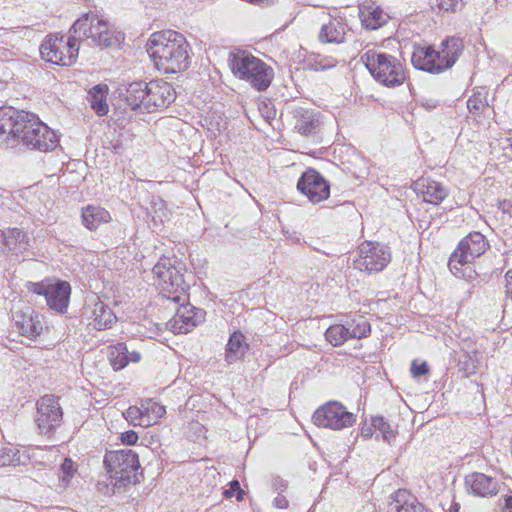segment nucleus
Here are the masks:
<instances>
[{
  "label": "nucleus",
  "instance_id": "obj_10",
  "mask_svg": "<svg viewBox=\"0 0 512 512\" xmlns=\"http://www.w3.org/2000/svg\"><path fill=\"white\" fill-rule=\"evenodd\" d=\"M312 420L318 427L340 430L351 427L356 421V416L347 411L340 402L331 401L319 407L314 412Z\"/></svg>",
  "mask_w": 512,
  "mask_h": 512
},
{
  "label": "nucleus",
  "instance_id": "obj_48",
  "mask_svg": "<svg viewBox=\"0 0 512 512\" xmlns=\"http://www.w3.org/2000/svg\"><path fill=\"white\" fill-rule=\"evenodd\" d=\"M272 485L276 491H284L287 488V483L280 477L273 478Z\"/></svg>",
  "mask_w": 512,
  "mask_h": 512
},
{
  "label": "nucleus",
  "instance_id": "obj_41",
  "mask_svg": "<svg viewBox=\"0 0 512 512\" xmlns=\"http://www.w3.org/2000/svg\"><path fill=\"white\" fill-rule=\"evenodd\" d=\"M145 413L146 415H149V413L154 414V418L156 420L165 414V408L156 402H150L145 408Z\"/></svg>",
  "mask_w": 512,
  "mask_h": 512
},
{
  "label": "nucleus",
  "instance_id": "obj_13",
  "mask_svg": "<svg viewBox=\"0 0 512 512\" xmlns=\"http://www.w3.org/2000/svg\"><path fill=\"white\" fill-rule=\"evenodd\" d=\"M63 418L59 398L54 395H44L37 401V425L40 433L50 435L57 429Z\"/></svg>",
  "mask_w": 512,
  "mask_h": 512
},
{
  "label": "nucleus",
  "instance_id": "obj_14",
  "mask_svg": "<svg viewBox=\"0 0 512 512\" xmlns=\"http://www.w3.org/2000/svg\"><path fill=\"white\" fill-rule=\"evenodd\" d=\"M297 189L312 203L326 200L330 195V184L315 169L309 168L297 182Z\"/></svg>",
  "mask_w": 512,
  "mask_h": 512
},
{
  "label": "nucleus",
  "instance_id": "obj_52",
  "mask_svg": "<svg viewBox=\"0 0 512 512\" xmlns=\"http://www.w3.org/2000/svg\"><path fill=\"white\" fill-rule=\"evenodd\" d=\"M7 230H0V256H5Z\"/></svg>",
  "mask_w": 512,
  "mask_h": 512
},
{
  "label": "nucleus",
  "instance_id": "obj_34",
  "mask_svg": "<svg viewBox=\"0 0 512 512\" xmlns=\"http://www.w3.org/2000/svg\"><path fill=\"white\" fill-rule=\"evenodd\" d=\"M76 472L77 468L74 462L70 458H65L59 469L58 488L60 490L67 489Z\"/></svg>",
  "mask_w": 512,
  "mask_h": 512
},
{
  "label": "nucleus",
  "instance_id": "obj_21",
  "mask_svg": "<svg viewBox=\"0 0 512 512\" xmlns=\"http://www.w3.org/2000/svg\"><path fill=\"white\" fill-rule=\"evenodd\" d=\"M436 58L439 55L432 46H419L414 49L411 62L416 69L438 74L444 70L442 65L437 64Z\"/></svg>",
  "mask_w": 512,
  "mask_h": 512
},
{
  "label": "nucleus",
  "instance_id": "obj_29",
  "mask_svg": "<svg viewBox=\"0 0 512 512\" xmlns=\"http://www.w3.org/2000/svg\"><path fill=\"white\" fill-rule=\"evenodd\" d=\"M5 244V256L10 253L17 254L26 249L28 237L26 233L18 228L7 229Z\"/></svg>",
  "mask_w": 512,
  "mask_h": 512
},
{
  "label": "nucleus",
  "instance_id": "obj_12",
  "mask_svg": "<svg viewBox=\"0 0 512 512\" xmlns=\"http://www.w3.org/2000/svg\"><path fill=\"white\" fill-rule=\"evenodd\" d=\"M28 289L37 294L45 297L47 305L60 313L67 310L71 287L66 281H57L51 283L48 281L30 283Z\"/></svg>",
  "mask_w": 512,
  "mask_h": 512
},
{
  "label": "nucleus",
  "instance_id": "obj_32",
  "mask_svg": "<svg viewBox=\"0 0 512 512\" xmlns=\"http://www.w3.org/2000/svg\"><path fill=\"white\" fill-rule=\"evenodd\" d=\"M441 46H444L447 52H449V60H446L445 62H441L440 65H442L443 70H447L451 68L454 63L459 58L462 50H463V44L461 39L457 37H450L442 41Z\"/></svg>",
  "mask_w": 512,
  "mask_h": 512
},
{
  "label": "nucleus",
  "instance_id": "obj_19",
  "mask_svg": "<svg viewBox=\"0 0 512 512\" xmlns=\"http://www.w3.org/2000/svg\"><path fill=\"white\" fill-rule=\"evenodd\" d=\"M12 317L21 334L26 337H36L43 330L40 314L29 306L25 310L14 311Z\"/></svg>",
  "mask_w": 512,
  "mask_h": 512
},
{
  "label": "nucleus",
  "instance_id": "obj_46",
  "mask_svg": "<svg viewBox=\"0 0 512 512\" xmlns=\"http://www.w3.org/2000/svg\"><path fill=\"white\" fill-rule=\"evenodd\" d=\"M506 280V296L512 301V270H509L505 274Z\"/></svg>",
  "mask_w": 512,
  "mask_h": 512
},
{
  "label": "nucleus",
  "instance_id": "obj_11",
  "mask_svg": "<svg viewBox=\"0 0 512 512\" xmlns=\"http://www.w3.org/2000/svg\"><path fill=\"white\" fill-rule=\"evenodd\" d=\"M391 256L388 248L379 243H363L359 246L358 256L353 265L360 271L367 273L379 272L390 262Z\"/></svg>",
  "mask_w": 512,
  "mask_h": 512
},
{
  "label": "nucleus",
  "instance_id": "obj_18",
  "mask_svg": "<svg viewBox=\"0 0 512 512\" xmlns=\"http://www.w3.org/2000/svg\"><path fill=\"white\" fill-rule=\"evenodd\" d=\"M295 129L303 136H316L323 128L321 114L313 109L300 108L294 113Z\"/></svg>",
  "mask_w": 512,
  "mask_h": 512
},
{
  "label": "nucleus",
  "instance_id": "obj_37",
  "mask_svg": "<svg viewBox=\"0 0 512 512\" xmlns=\"http://www.w3.org/2000/svg\"><path fill=\"white\" fill-rule=\"evenodd\" d=\"M372 426L378 430L385 441L390 442L395 438V433L390 425L381 416L372 418Z\"/></svg>",
  "mask_w": 512,
  "mask_h": 512
},
{
  "label": "nucleus",
  "instance_id": "obj_49",
  "mask_svg": "<svg viewBox=\"0 0 512 512\" xmlns=\"http://www.w3.org/2000/svg\"><path fill=\"white\" fill-rule=\"evenodd\" d=\"M288 500L286 499L285 496L283 495H278L275 499H274V505L275 507L279 508V509H285L288 507Z\"/></svg>",
  "mask_w": 512,
  "mask_h": 512
},
{
  "label": "nucleus",
  "instance_id": "obj_31",
  "mask_svg": "<svg viewBox=\"0 0 512 512\" xmlns=\"http://www.w3.org/2000/svg\"><path fill=\"white\" fill-rule=\"evenodd\" d=\"M362 24L368 29H378L387 22V14L380 8L361 9L360 10Z\"/></svg>",
  "mask_w": 512,
  "mask_h": 512
},
{
  "label": "nucleus",
  "instance_id": "obj_17",
  "mask_svg": "<svg viewBox=\"0 0 512 512\" xmlns=\"http://www.w3.org/2000/svg\"><path fill=\"white\" fill-rule=\"evenodd\" d=\"M465 486L469 493L478 497L494 496L499 490V482L495 478L479 472L468 474Z\"/></svg>",
  "mask_w": 512,
  "mask_h": 512
},
{
  "label": "nucleus",
  "instance_id": "obj_54",
  "mask_svg": "<svg viewBox=\"0 0 512 512\" xmlns=\"http://www.w3.org/2000/svg\"><path fill=\"white\" fill-rule=\"evenodd\" d=\"M362 435L364 437H369L370 435H372L371 428H363L362 429Z\"/></svg>",
  "mask_w": 512,
  "mask_h": 512
},
{
  "label": "nucleus",
  "instance_id": "obj_40",
  "mask_svg": "<svg viewBox=\"0 0 512 512\" xmlns=\"http://www.w3.org/2000/svg\"><path fill=\"white\" fill-rule=\"evenodd\" d=\"M236 494L237 500L241 501L243 499L244 491L241 489L240 484L237 480H233L229 483V489L224 491V496L226 498H231Z\"/></svg>",
  "mask_w": 512,
  "mask_h": 512
},
{
  "label": "nucleus",
  "instance_id": "obj_30",
  "mask_svg": "<svg viewBox=\"0 0 512 512\" xmlns=\"http://www.w3.org/2000/svg\"><path fill=\"white\" fill-rule=\"evenodd\" d=\"M94 327L98 330H103L112 325L116 316L112 310L102 301L98 300L94 304L93 309Z\"/></svg>",
  "mask_w": 512,
  "mask_h": 512
},
{
  "label": "nucleus",
  "instance_id": "obj_2",
  "mask_svg": "<svg viewBox=\"0 0 512 512\" xmlns=\"http://www.w3.org/2000/svg\"><path fill=\"white\" fill-rule=\"evenodd\" d=\"M146 50L155 67L166 74L183 72L191 63L186 38L174 30L153 33L147 41Z\"/></svg>",
  "mask_w": 512,
  "mask_h": 512
},
{
  "label": "nucleus",
  "instance_id": "obj_50",
  "mask_svg": "<svg viewBox=\"0 0 512 512\" xmlns=\"http://www.w3.org/2000/svg\"><path fill=\"white\" fill-rule=\"evenodd\" d=\"M436 53L439 55V58H436L437 64H441V62L449 60V52H447L444 46H441V49L436 51Z\"/></svg>",
  "mask_w": 512,
  "mask_h": 512
},
{
  "label": "nucleus",
  "instance_id": "obj_39",
  "mask_svg": "<svg viewBox=\"0 0 512 512\" xmlns=\"http://www.w3.org/2000/svg\"><path fill=\"white\" fill-rule=\"evenodd\" d=\"M487 106L486 99L480 97V95H473L467 101V107L470 112L477 113L483 110Z\"/></svg>",
  "mask_w": 512,
  "mask_h": 512
},
{
  "label": "nucleus",
  "instance_id": "obj_16",
  "mask_svg": "<svg viewBox=\"0 0 512 512\" xmlns=\"http://www.w3.org/2000/svg\"><path fill=\"white\" fill-rule=\"evenodd\" d=\"M413 189L423 201L433 205H439L448 195L446 187L429 177L416 180L413 183Z\"/></svg>",
  "mask_w": 512,
  "mask_h": 512
},
{
  "label": "nucleus",
  "instance_id": "obj_35",
  "mask_svg": "<svg viewBox=\"0 0 512 512\" xmlns=\"http://www.w3.org/2000/svg\"><path fill=\"white\" fill-rule=\"evenodd\" d=\"M124 418L134 426L148 427L151 425L150 416L142 408L130 406L124 413Z\"/></svg>",
  "mask_w": 512,
  "mask_h": 512
},
{
  "label": "nucleus",
  "instance_id": "obj_15",
  "mask_svg": "<svg viewBox=\"0 0 512 512\" xmlns=\"http://www.w3.org/2000/svg\"><path fill=\"white\" fill-rule=\"evenodd\" d=\"M176 98L173 86L163 80L148 82L146 111L152 113L161 108L168 107Z\"/></svg>",
  "mask_w": 512,
  "mask_h": 512
},
{
  "label": "nucleus",
  "instance_id": "obj_24",
  "mask_svg": "<svg viewBox=\"0 0 512 512\" xmlns=\"http://www.w3.org/2000/svg\"><path fill=\"white\" fill-rule=\"evenodd\" d=\"M347 30L343 18H332L328 23L322 25L319 40L322 43L341 44L345 41Z\"/></svg>",
  "mask_w": 512,
  "mask_h": 512
},
{
  "label": "nucleus",
  "instance_id": "obj_43",
  "mask_svg": "<svg viewBox=\"0 0 512 512\" xmlns=\"http://www.w3.org/2000/svg\"><path fill=\"white\" fill-rule=\"evenodd\" d=\"M316 70H326L332 67H335L337 65V60L330 57V58H323L316 62Z\"/></svg>",
  "mask_w": 512,
  "mask_h": 512
},
{
  "label": "nucleus",
  "instance_id": "obj_22",
  "mask_svg": "<svg viewBox=\"0 0 512 512\" xmlns=\"http://www.w3.org/2000/svg\"><path fill=\"white\" fill-rule=\"evenodd\" d=\"M391 499L388 512H427L424 506L405 489L397 490Z\"/></svg>",
  "mask_w": 512,
  "mask_h": 512
},
{
  "label": "nucleus",
  "instance_id": "obj_45",
  "mask_svg": "<svg viewBox=\"0 0 512 512\" xmlns=\"http://www.w3.org/2000/svg\"><path fill=\"white\" fill-rule=\"evenodd\" d=\"M459 0H439V8L443 11H456Z\"/></svg>",
  "mask_w": 512,
  "mask_h": 512
},
{
  "label": "nucleus",
  "instance_id": "obj_47",
  "mask_svg": "<svg viewBox=\"0 0 512 512\" xmlns=\"http://www.w3.org/2000/svg\"><path fill=\"white\" fill-rule=\"evenodd\" d=\"M259 110L263 113V116L266 120L273 119L275 116V111L266 103H262V106L259 107Z\"/></svg>",
  "mask_w": 512,
  "mask_h": 512
},
{
  "label": "nucleus",
  "instance_id": "obj_44",
  "mask_svg": "<svg viewBox=\"0 0 512 512\" xmlns=\"http://www.w3.org/2000/svg\"><path fill=\"white\" fill-rule=\"evenodd\" d=\"M121 441L127 445H134L138 441V434L129 430L121 434Z\"/></svg>",
  "mask_w": 512,
  "mask_h": 512
},
{
  "label": "nucleus",
  "instance_id": "obj_55",
  "mask_svg": "<svg viewBox=\"0 0 512 512\" xmlns=\"http://www.w3.org/2000/svg\"><path fill=\"white\" fill-rule=\"evenodd\" d=\"M450 512H458V508H457V507H455V510H452V509H451V510H450Z\"/></svg>",
  "mask_w": 512,
  "mask_h": 512
},
{
  "label": "nucleus",
  "instance_id": "obj_6",
  "mask_svg": "<svg viewBox=\"0 0 512 512\" xmlns=\"http://www.w3.org/2000/svg\"><path fill=\"white\" fill-rule=\"evenodd\" d=\"M72 35L91 39L100 48H109L120 43L121 33L113 29L107 21L95 12H88L78 18L70 28Z\"/></svg>",
  "mask_w": 512,
  "mask_h": 512
},
{
  "label": "nucleus",
  "instance_id": "obj_23",
  "mask_svg": "<svg viewBox=\"0 0 512 512\" xmlns=\"http://www.w3.org/2000/svg\"><path fill=\"white\" fill-rule=\"evenodd\" d=\"M141 355L137 351H129L125 343L119 342L109 348V361L115 371L125 368L129 362L137 363Z\"/></svg>",
  "mask_w": 512,
  "mask_h": 512
},
{
  "label": "nucleus",
  "instance_id": "obj_38",
  "mask_svg": "<svg viewBox=\"0 0 512 512\" xmlns=\"http://www.w3.org/2000/svg\"><path fill=\"white\" fill-rule=\"evenodd\" d=\"M19 450L13 448H4L0 454V465L8 466L19 463Z\"/></svg>",
  "mask_w": 512,
  "mask_h": 512
},
{
  "label": "nucleus",
  "instance_id": "obj_25",
  "mask_svg": "<svg viewBox=\"0 0 512 512\" xmlns=\"http://www.w3.org/2000/svg\"><path fill=\"white\" fill-rule=\"evenodd\" d=\"M81 218L83 225L91 231L96 230L101 224L108 223L111 220L110 213L107 210L94 205L82 208Z\"/></svg>",
  "mask_w": 512,
  "mask_h": 512
},
{
  "label": "nucleus",
  "instance_id": "obj_4",
  "mask_svg": "<svg viewBox=\"0 0 512 512\" xmlns=\"http://www.w3.org/2000/svg\"><path fill=\"white\" fill-rule=\"evenodd\" d=\"M360 59L375 80L385 86H399L406 80L401 62L392 55L369 49L360 56Z\"/></svg>",
  "mask_w": 512,
  "mask_h": 512
},
{
  "label": "nucleus",
  "instance_id": "obj_9",
  "mask_svg": "<svg viewBox=\"0 0 512 512\" xmlns=\"http://www.w3.org/2000/svg\"><path fill=\"white\" fill-rule=\"evenodd\" d=\"M79 40L71 35L64 37L47 36L40 46V53L44 60L61 66H70L77 60Z\"/></svg>",
  "mask_w": 512,
  "mask_h": 512
},
{
  "label": "nucleus",
  "instance_id": "obj_8",
  "mask_svg": "<svg viewBox=\"0 0 512 512\" xmlns=\"http://www.w3.org/2000/svg\"><path fill=\"white\" fill-rule=\"evenodd\" d=\"M488 246L487 240L481 233H469L459 242L450 256L448 266L451 272L457 277L472 278V274H475V272L468 268L469 273L466 275L461 267L472 263L475 258L484 254Z\"/></svg>",
  "mask_w": 512,
  "mask_h": 512
},
{
  "label": "nucleus",
  "instance_id": "obj_36",
  "mask_svg": "<svg viewBox=\"0 0 512 512\" xmlns=\"http://www.w3.org/2000/svg\"><path fill=\"white\" fill-rule=\"evenodd\" d=\"M347 326H350L351 339L367 337L371 331L369 322L362 317L354 325L348 323Z\"/></svg>",
  "mask_w": 512,
  "mask_h": 512
},
{
  "label": "nucleus",
  "instance_id": "obj_51",
  "mask_svg": "<svg viewBox=\"0 0 512 512\" xmlns=\"http://www.w3.org/2000/svg\"><path fill=\"white\" fill-rule=\"evenodd\" d=\"M502 512H512V492L504 496Z\"/></svg>",
  "mask_w": 512,
  "mask_h": 512
},
{
  "label": "nucleus",
  "instance_id": "obj_1",
  "mask_svg": "<svg viewBox=\"0 0 512 512\" xmlns=\"http://www.w3.org/2000/svg\"><path fill=\"white\" fill-rule=\"evenodd\" d=\"M0 138L40 151H49L58 144V137L35 114L13 107L0 108Z\"/></svg>",
  "mask_w": 512,
  "mask_h": 512
},
{
  "label": "nucleus",
  "instance_id": "obj_42",
  "mask_svg": "<svg viewBox=\"0 0 512 512\" xmlns=\"http://www.w3.org/2000/svg\"><path fill=\"white\" fill-rule=\"evenodd\" d=\"M429 371L428 365L425 361L421 363H417V361H413L411 365V373L414 377H420L427 374Z\"/></svg>",
  "mask_w": 512,
  "mask_h": 512
},
{
  "label": "nucleus",
  "instance_id": "obj_28",
  "mask_svg": "<svg viewBox=\"0 0 512 512\" xmlns=\"http://www.w3.org/2000/svg\"><path fill=\"white\" fill-rule=\"evenodd\" d=\"M248 349V345L244 343V335L240 331H235L229 338L225 358L228 363H233L241 359Z\"/></svg>",
  "mask_w": 512,
  "mask_h": 512
},
{
  "label": "nucleus",
  "instance_id": "obj_53",
  "mask_svg": "<svg viewBox=\"0 0 512 512\" xmlns=\"http://www.w3.org/2000/svg\"><path fill=\"white\" fill-rule=\"evenodd\" d=\"M498 208L503 211L504 213H511L512 212V203L507 200L500 201L498 204Z\"/></svg>",
  "mask_w": 512,
  "mask_h": 512
},
{
  "label": "nucleus",
  "instance_id": "obj_33",
  "mask_svg": "<svg viewBox=\"0 0 512 512\" xmlns=\"http://www.w3.org/2000/svg\"><path fill=\"white\" fill-rule=\"evenodd\" d=\"M326 340L333 346L342 345L346 340L351 339L350 326L341 324L331 325L325 332Z\"/></svg>",
  "mask_w": 512,
  "mask_h": 512
},
{
  "label": "nucleus",
  "instance_id": "obj_27",
  "mask_svg": "<svg viewBox=\"0 0 512 512\" xmlns=\"http://www.w3.org/2000/svg\"><path fill=\"white\" fill-rule=\"evenodd\" d=\"M108 94V87L105 84H98L92 87L88 92V101L91 108L98 116H104L109 111L106 98Z\"/></svg>",
  "mask_w": 512,
  "mask_h": 512
},
{
  "label": "nucleus",
  "instance_id": "obj_7",
  "mask_svg": "<svg viewBox=\"0 0 512 512\" xmlns=\"http://www.w3.org/2000/svg\"><path fill=\"white\" fill-rule=\"evenodd\" d=\"M104 464L110 476V482L115 488H126L137 483L140 463L137 453L132 449L107 452Z\"/></svg>",
  "mask_w": 512,
  "mask_h": 512
},
{
  "label": "nucleus",
  "instance_id": "obj_3",
  "mask_svg": "<svg viewBox=\"0 0 512 512\" xmlns=\"http://www.w3.org/2000/svg\"><path fill=\"white\" fill-rule=\"evenodd\" d=\"M229 63L235 76L246 80L258 91L266 90L274 77L269 65L244 50L231 54Z\"/></svg>",
  "mask_w": 512,
  "mask_h": 512
},
{
  "label": "nucleus",
  "instance_id": "obj_5",
  "mask_svg": "<svg viewBox=\"0 0 512 512\" xmlns=\"http://www.w3.org/2000/svg\"><path fill=\"white\" fill-rule=\"evenodd\" d=\"M183 269V264L177 259L164 257L152 270L162 295L175 303L186 300V290L189 286L184 280Z\"/></svg>",
  "mask_w": 512,
  "mask_h": 512
},
{
  "label": "nucleus",
  "instance_id": "obj_26",
  "mask_svg": "<svg viewBox=\"0 0 512 512\" xmlns=\"http://www.w3.org/2000/svg\"><path fill=\"white\" fill-rule=\"evenodd\" d=\"M147 94L148 83L143 81L132 82L126 89V102L132 110H146Z\"/></svg>",
  "mask_w": 512,
  "mask_h": 512
},
{
  "label": "nucleus",
  "instance_id": "obj_20",
  "mask_svg": "<svg viewBox=\"0 0 512 512\" xmlns=\"http://www.w3.org/2000/svg\"><path fill=\"white\" fill-rule=\"evenodd\" d=\"M205 312L189 304L181 305L173 318L172 328L177 333H187L204 320Z\"/></svg>",
  "mask_w": 512,
  "mask_h": 512
}]
</instances>
